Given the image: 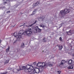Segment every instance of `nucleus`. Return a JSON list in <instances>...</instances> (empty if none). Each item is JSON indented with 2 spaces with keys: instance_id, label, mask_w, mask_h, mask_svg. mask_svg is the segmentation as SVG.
Returning <instances> with one entry per match:
<instances>
[{
  "instance_id": "obj_26",
  "label": "nucleus",
  "mask_w": 74,
  "mask_h": 74,
  "mask_svg": "<svg viewBox=\"0 0 74 74\" xmlns=\"http://www.w3.org/2000/svg\"><path fill=\"white\" fill-rule=\"evenodd\" d=\"M41 69H42L41 68H39V73H41L42 72V70Z\"/></svg>"
},
{
  "instance_id": "obj_12",
  "label": "nucleus",
  "mask_w": 74,
  "mask_h": 74,
  "mask_svg": "<svg viewBox=\"0 0 74 74\" xmlns=\"http://www.w3.org/2000/svg\"><path fill=\"white\" fill-rule=\"evenodd\" d=\"M73 62V60H70L68 61V64H71Z\"/></svg>"
},
{
  "instance_id": "obj_10",
  "label": "nucleus",
  "mask_w": 74,
  "mask_h": 74,
  "mask_svg": "<svg viewBox=\"0 0 74 74\" xmlns=\"http://www.w3.org/2000/svg\"><path fill=\"white\" fill-rule=\"evenodd\" d=\"M30 66H31V65H29L28 64L26 65L25 68L30 70Z\"/></svg>"
},
{
  "instance_id": "obj_22",
  "label": "nucleus",
  "mask_w": 74,
  "mask_h": 74,
  "mask_svg": "<svg viewBox=\"0 0 74 74\" xmlns=\"http://www.w3.org/2000/svg\"><path fill=\"white\" fill-rule=\"evenodd\" d=\"M40 64H41V62H38V63L37 64L36 66H38V67H41L40 65Z\"/></svg>"
},
{
  "instance_id": "obj_41",
  "label": "nucleus",
  "mask_w": 74,
  "mask_h": 74,
  "mask_svg": "<svg viewBox=\"0 0 74 74\" xmlns=\"http://www.w3.org/2000/svg\"><path fill=\"white\" fill-rule=\"evenodd\" d=\"M62 26V25H60L59 27V29H60V27H61Z\"/></svg>"
},
{
  "instance_id": "obj_46",
  "label": "nucleus",
  "mask_w": 74,
  "mask_h": 74,
  "mask_svg": "<svg viewBox=\"0 0 74 74\" xmlns=\"http://www.w3.org/2000/svg\"><path fill=\"white\" fill-rule=\"evenodd\" d=\"M62 30H63V31H64V29H62Z\"/></svg>"
},
{
  "instance_id": "obj_50",
  "label": "nucleus",
  "mask_w": 74,
  "mask_h": 74,
  "mask_svg": "<svg viewBox=\"0 0 74 74\" xmlns=\"http://www.w3.org/2000/svg\"><path fill=\"white\" fill-rule=\"evenodd\" d=\"M43 52H44V51L43 50Z\"/></svg>"
},
{
  "instance_id": "obj_33",
  "label": "nucleus",
  "mask_w": 74,
  "mask_h": 74,
  "mask_svg": "<svg viewBox=\"0 0 74 74\" xmlns=\"http://www.w3.org/2000/svg\"><path fill=\"white\" fill-rule=\"evenodd\" d=\"M1 8H2L3 10V9H4V8H5V6H3V7H1Z\"/></svg>"
},
{
  "instance_id": "obj_15",
  "label": "nucleus",
  "mask_w": 74,
  "mask_h": 74,
  "mask_svg": "<svg viewBox=\"0 0 74 74\" xmlns=\"http://www.w3.org/2000/svg\"><path fill=\"white\" fill-rule=\"evenodd\" d=\"M71 30H70L68 32H66V33L67 34H68V35H71V32H70V31H71Z\"/></svg>"
},
{
  "instance_id": "obj_20",
  "label": "nucleus",
  "mask_w": 74,
  "mask_h": 74,
  "mask_svg": "<svg viewBox=\"0 0 74 74\" xmlns=\"http://www.w3.org/2000/svg\"><path fill=\"white\" fill-rule=\"evenodd\" d=\"M68 69H73V66L72 65L70 66L69 67H68Z\"/></svg>"
},
{
  "instance_id": "obj_18",
  "label": "nucleus",
  "mask_w": 74,
  "mask_h": 74,
  "mask_svg": "<svg viewBox=\"0 0 74 74\" xmlns=\"http://www.w3.org/2000/svg\"><path fill=\"white\" fill-rule=\"evenodd\" d=\"M39 4V3H38V2H37L36 3V4L34 3L33 4V6L34 7H36V6H37V5H38V4Z\"/></svg>"
},
{
  "instance_id": "obj_3",
  "label": "nucleus",
  "mask_w": 74,
  "mask_h": 74,
  "mask_svg": "<svg viewBox=\"0 0 74 74\" xmlns=\"http://www.w3.org/2000/svg\"><path fill=\"white\" fill-rule=\"evenodd\" d=\"M42 29H40L38 28V26L36 27L35 28V30L34 31V33H41V30Z\"/></svg>"
},
{
  "instance_id": "obj_35",
  "label": "nucleus",
  "mask_w": 74,
  "mask_h": 74,
  "mask_svg": "<svg viewBox=\"0 0 74 74\" xmlns=\"http://www.w3.org/2000/svg\"><path fill=\"white\" fill-rule=\"evenodd\" d=\"M42 19H44L45 18V16H42Z\"/></svg>"
},
{
  "instance_id": "obj_29",
  "label": "nucleus",
  "mask_w": 74,
  "mask_h": 74,
  "mask_svg": "<svg viewBox=\"0 0 74 74\" xmlns=\"http://www.w3.org/2000/svg\"><path fill=\"white\" fill-rule=\"evenodd\" d=\"M57 72L58 73V74H60L61 71H57Z\"/></svg>"
},
{
  "instance_id": "obj_48",
  "label": "nucleus",
  "mask_w": 74,
  "mask_h": 74,
  "mask_svg": "<svg viewBox=\"0 0 74 74\" xmlns=\"http://www.w3.org/2000/svg\"><path fill=\"white\" fill-rule=\"evenodd\" d=\"M0 8H1V7H0Z\"/></svg>"
},
{
  "instance_id": "obj_34",
  "label": "nucleus",
  "mask_w": 74,
  "mask_h": 74,
  "mask_svg": "<svg viewBox=\"0 0 74 74\" xmlns=\"http://www.w3.org/2000/svg\"><path fill=\"white\" fill-rule=\"evenodd\" d=\"M62 62H63L64 63H66V61H65L64 60H62Z\"/></svg>"
},
{
  "instance_id": "obj_49",
  "label": "nucleus",
  "mask_w": 74,
  "mask_h": 74,
  "mask_svg": "<svg viewBox=\"0 0 74 74\" xmlns=\"http://www.w3.org/2000/svg\"><path fill=\"white\" fill-rule=\"evenodd\" d=\"M62 24H61L60 25H60H61Z\"/></svg>"
},
{
  "instance_id": "obj_7",
  "label": "nucleus",
  "mask_w": 74,
  "mask_h": 74,
  "mask_svg": "<svg viewBox=\"0 0 74 74\" xmlns=\"http://www.w3.org/2000/svg\"><path fill=\"white\" fill-rule=\"evenodd\" d=\"M7 1H8V2H10L11 0H3V1H4V2L3 3V5H5V4H7Z\"/></svg>"
},
{
  "instance_id": "obj_21",
  "label": "nucleus",
  "mask_w": 74,
  "mask_h": 74,
  "mask_svg": "<svg viewBox=\"0 0 74 74\" xmlns=\"http://www.w3.org/2000/svg\"><path fill=\"white\" fill-rule=\"evenodd\" d=\"M63 48V46H62V45H60L59 47V49L60 50V51L61 50H62V49Z\"/></svg>"
},
{
  "instance_id": "obj_42",
  "label": "nucleus",
  "mask_w": 74,
  "mask_h": 74,
  "mask_svg": "<svg viewBox=\"0 0 74 74\" xmlns=\"http://www.w3.org/2000/svg\"><path fill=\"white\" fill-rule=\"evenodd\" d=\"M25 25V23H24L23 25V26H24Z\"/></svg>"
},
{
  "instance_id": "obj_39",
  "label": "nucleus",
  "mask_w": 74,
  "mask_h": 74,
  "mask_svg": "<svg viewBox=\"0 0 74 74\" xmlns=\"http://www.w3.org/2000/svg\"><path fill=\"white\" fill-rule=\"evenodd\" d=\"M33 64H36V62H34Z\"/></svg>"
},
{
  "instance_id": "obj_16",
  "label": "nucleus",
  "mask_w": 74,
  "mask_h": 74,
  "mask_svg": "<svg viewBox=\"0 0 74 74\" xmlns=\"http://www.w3.org/2000/svg\"><path fill=\"white\" fill-rule=\"evenodd\" d=\"M24 47H25V44L23 43H21V48H24Z\"/></svg>"
},
{
  "instance_id": "obj_24",
  "label": "nucleus",
  "mask_w": 74,
  "mask_h": 74,
  "mask_svg": "<svg viewBox=\"0 0 74 74\" xmlns=\"http://www.w3.org/2000/svg\"><path fill=\"white\" fill-rule=\"evenodd\" d=\"M8 62H9V60H7L5 61L4 63L5 64H6L7 63H8Z\"/></svg>"
},
{
  "instance_id": "obj_37",
  "label": "nucleus",
  "mask_w": 74,
  "mask_h": 74,
  "mask_svg": "<svg viewBox=\"0 0 74 74\" xmlns=\"http://www.w3.org/2000/svg\"><path fill=\"white\" fill-rule=\"evenodd\" d=\"M21 70V68L19 69H18V71H19Z\"/></svg>"
},
{
  "instance_id": "obj_43",
  "label": "nucleus",
  "mask_w": 74,
  "mask_h": 74,
  "mask_svg": "<svg viewBox=\"0 0 74 74\" xmlns=\"http://www.w3.org/2000/svg\"><path fill=\"white\" fill-rule=\"evenodd\" d=\"M16 33H17L16 32H15V33H14V34H13L14 35V34H16Z\"/></svg>"
},
{
  "instance_id": "obj_30",
  "label": "nucleus",
  "mask_w": 74,
  "mask_h": 74,
  "mask_svg": "<svg viewBox=\"0 0 74 74\" xmlns=\"http://www.w3.org/2000/svg\"><path fill=\"white\" fill-rule=\"evenodd\" d=\"M39 19H40L41 20H42V21H43V19H42V17H41L39 18Z\"/></svg>"
},
{
  "instance_id": "obj_14",
  "label": "nucleus",
  "mask_w": 74,
  "mask_h": 74,
  "mask_svg": "<svg viewBox=\"0 0 74 74\" xmlns=\"http://www.w3.org/2000/svg\"><path fill=\"white\" fill-rule=\"evenodd\" d=\"M33 69H34V68L33 67V66L32 65H30V67L29 68V70H33Z\"/></svg>"
},
{
  "instance_id": "obj_36",
  "label": "nucleus",
  "mask_w": 74,
  "mask_h": 74,
  "mask_svg": "<svg viewBox=\"0 0 74 74\" xmlns=\"http://www.w3.org/2000/svg\"><path fill=\"white\" fill-rule=\"evenodd\" d=\"M10 11H7V12H6V14H8V13H10Z\"/></svg>"
},
{
  "instance_id": "obj_45",
  "label": "nucleus",
  "mask_w": 74,
  "mask_h": 74,
  "mask_svg": "<svg viewBox=\"0 0 74 74\" xmlns=\"http://www.w3.org/2000/svg\"><path fill=\"white\" fill-rule=\"evenodd\" d=\"M23 26V25H20V27H21V26Z\"/></svg>"
},
{
  "instance_id": "obj_1",
  "label": "nucleus",
  "mask_w": 74,
  "mask_h": 74,
  "mask_svg": "<svg viewBox=\"0 0 74 74\" xmlns=\"http://www.w3.org/2000/svg\"><path fill=\"white\" fill-rule=\"evenodd\" d=\"M36 22H37V20H35V22L32 24L31 25H30L29 26H28L27 25H26V27H28V29L25 30V33L26 34H27L28 36H30V34L32 33V32L33 31V29L32 28H31L32 25H34V24H36Z\"/></svg>"
},
{
  "instance_id": "obj_5",
  "label": "nucleus",
  "mask_w": 74,
  "mask_h": 74,
  "mask_svg": "<svg viewBox=\"0 0 74 74\" xmlns=\"http://www.w3.org/2000/svg\"><path fill=\"white\" fill-rule=\"evenodd\" d=\"M53 64H51L50 62H48L46 63V67H52L53 66Z\"/></svg>"
},
{
  "instance_id": "obj_23",
  "label": "nucleus",
  "mask_w": 74,
  "mask_h": 74,
  "mask_svg": "<svg viewBox=\"0 0 74 74\" xmlns=\"http://www.w3.org/2000/svg\"><path fill=\"white\" fill-rule=\"evenodd\" d=\"M40 26L42 27H45V26L44 25L42 24V23H41L40 24Z\"/></svg>"
},
{
  "instance_id": "obj_38",
  "label": "nucleus",
  "mask_w": 74,
  "mask_h": 74,
  "mask_svg": "<svg viewBox=\"0 0 74 74\" xmlns=\"http://www.w3.org/2000/svg\"><path fill=\"white\" fill-rule=\"evenodd\" d=\"M16 41H14V42L13 43V44H15L16 43Z\"/></svg>"
},
{
  "instance_id": "obj_32",
  "label": "nucleus",
  "mask_w": 74,
  "mask_h": 74,
  "mask_svg": "<svg viewBox=\"0 0 74 74\" xmlns=\"http://www.w3.org/2000/svg\"><path fill=\"white\" fill-rule=\"evenodd\" d=\"M59 39H60V41H62V37H60L59 38Z\"/></svg>"
},
{
  "instance_id": "obj_17",
  "label": "nucleus",
  "mask_w": 74,
  "mask_h": 74,
  "mask_svg": "<svg viewBox=\"0 0 74 74\" xmlns=\"http://www.w3.org/2000/svg\"><path fill=\"white\" fill-rule=\"evenodd\" d=\"M26 68V67L25 66H22L21 67V70H25Z\"/></svg>"
},
{
  "instance_id": "obj_19",
  "label": "nucleus",
  "mask_w": 74,
  "mask_h": 74,
  "mask_svg": "<svg viewBox=\"0 0 74 74\" xmlns=\"http://www.w3.org/2000/svg\"><path fill=\"white\" fill-rule=\"evenodd\" d=\"M10 46H9L8 47V48L6 49V52H8L9 51H10Z\"/></svg>"
},
{
  "instance_id": "obj_27",
  "label": "nucleus",
  "mask_w": 74,
  "mask_h": 74,
  "mask_svg": "<svg viewBox=\"0 0 74 74\" xmlns=\"http://www.w3.org/2000/svg\"><path fill=\"white\" fill-rule=\"evenodd\" d=\"M64 50L66 52H67V51H68V49H66V47H65V46H64Z\"/></svg>"
},
{
  "instance_id": "obj_11",
  "label": "nucleus",
  "mask_w": 74,
  "mask_h": 74,
  "mask_svg": "<svg viewBox=\"0 0 74 74\" xmlns=\"http://www.w3.org/2000/svg\"><path fill=\"white\" fill-rule=\"evenodd\" d=\"M36 9H35L32 12V14L30 15H34L36 13Z\"/></svg>"
},
{
  "instance_id": "obj_51",
  "label": "nucleus",
  "mask_w": 74,
  "mask_h": 74,
  "mask_svg": "<svg viewBox=\"0 0 74 74\" xmlns=\"http://www.w3.org/2000/svg\"><path fill=\"white\" fill-rule=\"evenodd\" d=\"M19 67H20V66H19Z\"/></svg>"
},
{
  "instance_id": "obj_31",
  "label": "nucleus",
  "mask_w": 74,
  "mask_h": 74,
  "mask_svg": "<svg viewBox=\"0 0 74 74\" xmlns=\"http://www.w3.org/2000/svg\"><path fill=\"white\" fill-rule=\"evenodd\" d=\"M33 72L34 73H37V72H36V70H35V69H34V70Z\"/></svg>"
},
{
  "instance_id": "obj_44",
  "label": "nucleus",
  "mask_w": 74,
  "mask_h": 74,
  "mask_svg": "<svg viewBox=\"0 0 74 74\" xmlns=\"http://www.w3.org/2000/svg\"><path fill=\"white\" fill-rule=\"evenodd\" d=\"M1 40H0V43H1Z\"/></svg>"
},
{
  "instance_id": "obj_40",
  "label": "nucleus",
  "mask_w": 74,
  "mask_h": 74,
  "mask_svg": "<svg viewBox=\"0 0 74 74\" xmlns=\"http://www.w3.org/2000/svg\"><path fill=\"white\" fill-rule=\"evenodd\" d=\"M57 46H58V47H59H59H60V45H58Z\"/></svg>"
},
{
  "instance_id": "obj_6",
  "label": "nucleus",
  "mask_w": 74,
  "mask_h": 74,
  "mask_svg": "<svg viewBox=\"0 0 74 74\" xmlns=\"http://www.w3.org/2000/svg\"><path fill=\"white\" fill-rule=\"evenodd\" d=\"M41 63L42 65H40V67H41L42 69L43 70H44V67L46 66V64H45V62H41Z\"/></svg>"
},
{
  "instance_id": "obj_8",
  "label": "nucleus",
  "mask_w": 74,
  "mask_h": 74,
  "mask_svg": "<svg viewBox=\"0 0 74 74\" xmlns=\"http://www.w3.org/2000/svg\"><path fill=\"white\" fill-rule=\"evenodd\" d=\"M63 11H64V12L66 14H67V13H69V12H70L69 10L67 9H65L64 10H63Z\"/></svg>"
},
{
  "instance_id": "obj_2",
  "label": "nucleus",
  "mask_w": 74,
  "mask_h": 74,
  "mask_svg": "<svg viewBox=\"0 0 74 74\" xmlns=\"http://www.w3.org/2000/svg\"><path fill=\"white\" fill-rule=\"evenodd\" d=\"M25 33V31L23 30H21L19 32H18V33H16V36H15V37H16L17 39H18L17 40H20V38H22V35L23 34Z\"/></svg>"
},
{
  "instance_id": "obj_28",
  "label": "nucleus",
  "mask_w": 74,
  "mask_h": 74,
  "mask_svg": "<svg viewBox=\"0 0 74 74\" xmlns=\"http://www.w3.org/2000/svg\"><path fill=\"white\" fill-rule=\"evenodd\" d=\"M64 63V62H62V60H61V64H60V65H63Z\"/></svg>"
},
{
  "instance_id": "obj_25",
  "label": "nucleus",
  "mask_w": 74,
  "mask_h": 74,
  "mask_svg": "<svg viewBox=\"0 0 74 74\" xmlns=\"http://www.w3.org/2000/svg\"><path fill=\"white\" fill-rule=\"evenodd\" d=\"M29 69H27L25 68V69H24V71L25 72H28V71H29Z\"/></svg>"
},
{
  "instance_id": "obj_4",
  "label": "nucleus",
  "mask_w": 74,
  "mask_h": 74,
  "mask_svg": "<svg viewBox=\"0 0 74 74\" xmlns=\"http://www.w3.org/2000/svg\"><path fill=\"white\" fill-rule=\"evenodd\" d=\"M60 13L62 17H63L64 18L65 17L66 13L64 12V11L62 10L60 11Z\"/></svg>"
},
{
  "instance_id": "obj_13",
  "label": "nucleus",
  "mask_w": 74,
  "mask_h": 74,
  "mask_svg": "<svg viewBox=\"0 0 74 74\" xmlns=\"http://www.w3.org/2000/svg\"><path fill=\"white\" fill-rule=\"evenodd\" d=\"M43 42H47V39L45 38H44L42 39Z\"/></svg>"
},
{
  "instance_id": "obj_47",
  "label": "nucleus",
  "mask_w": 74,
  "mask_h": 74,
  "mask_svg": "<svg viewBox=\"0 0 74 74\" xmlns=\"http://www.w3.org/2000/svg\"><path fill=\"white\" fill-rule=\"evenodd\" d=\"M49 37H50V38H51V36H49Z\"/></svg>"
},
{
  "instance_id": "obj_9",
  "label": "nucleus",
  "mask_w": 74,
  "mask_h": 74,
  "mask_svg": "<svg viewBox=\"0 0 74 74\" xmlns=\"http://www.w3.org/2000/svg\"><path fill=\"white\" fill-rule=\"evenodd\" d=\"M13 71L15 73H18V71L17 69H14L13 70Z\"/></svg>"
}]
</instances>
